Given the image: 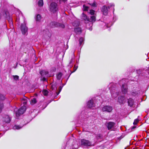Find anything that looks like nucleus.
Wrapping results in <instances>:
<instances>
[{"label": "nucleus", "instance_id": "nucleus-18", "mask_svg": "<svg viewBox=\"0 0 149 149\" xmlns=\"http://www.w3.org/2000/svg\"><path fill=\"white\" fill-rule=\"evenodd\" d=\"M28 100L29 99L26 97H24L22 99L21 102L24 104V106L26 104Z\"/></svg>", "mask_w": 149, "mask_h": 149}, {"label": "nucleus", "instance_id": "nucleus-16", "mask_svg": "<svg viewBox=\"0 0 149 149\" xmlns=\"http://www.w3.org/2000/svg\"><path fill=\"white\" fill-rule=\"evenodd\" d=\"M122 91L123 94H126L127 91V85L125 84H123L121 87Z\"/></svg>", "mask_w": 149, "mask_h": 149}, {"label": "nucleus", "instance_id": "nucleus-11", "mask_svg": "<svg viewBox=\"0 0 149 149\" xmlns=\"http://www.w3.org/2000/svg\"><path fill=\"white\" fill-rule=\"evenodd\" d=\"M126 101L125 98L123 96H120L118 98V102L120 104H124Z\"/></svg>", "mask_w": 149, "mask_h": 149}, {"label": "nucleus", "instance_id": "nucleus-44", "mask_svg": "<svg viewBox=\"0 0 149 149\" xmlns=\"http://www.w3.org/2000/svg\"><path fill=\"white\" fill-rule=\"evenodd\" d=\"M16 110V109H15L14 111H15Z\"/></svg>", "mask_w": 149, "mask_h": 149}, {"label": "nucleus", "instance_id": "nucleus-12", "mask_svg": "<svg viewBox=\"0 0 149 149\" xmlns=\"http://www.w3.org/2000/svg\"><path fill=\"white\" fill-rule=\"evenodd\" d=\"M81 19L85 21L86 24L88 23L89 22H91L90 19L87 17V15L84 13H83L81 15Z\"/></svg>", "mask_w": 149, "mask_h": 149}, {"label": "nucleus", "instance_id": "nucleus-20", "mask_svg": "<svg viewBox=\"0 0 149 149\" xmlns=\"http://www.w3.org/2000/svg\"><path fill=\"white\" fill-rule=\"evenodd\" d=\"M35 19L36 21L40 22L41 19V16L40 14H38L35 17Z\"/></svg>", "mask_w": 149, "mask_h": 149}, {"label": "nucleus", "instance_id": "nucleus-26", "mask_svg": "<svg viewBox=\"0 0 149 149\" xmlns=\"http://www.w3.org/2000/svg\"><path fill=\"white\" fill-rule=\"evenodd\" d=\"M84 41V39L83 38H80L79 39V43L80 45H81Z\"/></svg>", "mask_w": 149, "mask_h": 149}, {"label": "nucleus", "instance_id": "nucleus-9", "mask_svg": "<svg viewBox=\"0 0 149 149\" xmlns=\"http://www.w3.org/2000/svg\"><path fill=\"white\" fill-rule=\"evenodd\" d=\"M102 111H106L108 112H111L113 110L112 106L109 105H106L102 107Z\"/></svg>", "mask_w": 149, "mask_h": 149}, {"label": "nucleus", "instance_id": "nucleus-35", "mask_svg": "<svg viewBox=\"0 0 149 149\" xmlns=\"http://www.w3.org/2000/svg\"><path fill=\"white\" fill-rule=\"evenodd\" d=\"M138 120L137 119H136L135 120L133 123V124L134 125H136L137 124V123H138Z\"/></svg>", "mask_w": 149, "mask_h": 149}, {"label": "nucleus", "instance_id": "nucleus-32", "mask_svg": "<svg viewBox=\"0 0 149 149\" xmlns=\"http://www.w3.org/2000/svg\"><path fill=\"white\" fill-rule=\"evenodd\" d=\"M90 5H91L93 7H96L97 6V3L95 1L93 2L92 4H90Z\"/></svg>", "mask_w": 149, "mask_h": 149}, {"label": "nucleus", "instance_id": "nucleus-6", "mask_svg": "<svg viewBox=\"0 0 149 149\" xmlns=\"http://www.w3.org/2000/svg\"><path fill=\"white\" fill-rule=\"evenodd\" d=\"M26 108L25 106H23L21 107L15 113L16 116L18 117L20 115L23 114L25 112Z\"/></svg>", "mask_w": 149, "mask_h": 149}, {"label": "nucleus", "instance_id": "nucleus-30", "mask_svg": "<svg viewBox=\"0 0 149 149\" xmlns=\"http://www.w3.org/2000/svg\"><path fill=\"white\" fill-rule=\"evenodd\" d=\"M88 8V6H86L85 5H83V9L84 11H87Z\"/></svg>", "mask_w": 149, "mask_h": 149}, {"label": "nucleus", "instance_id": "nucleus-37", "mask_svg": "<svg viewBox=\"0 0 149 149\" xmlns=\"http://www.w3.org/2000/svg\"><path fill=\"white\" fill-rule=\"evenodd\" d=\"M77 67H78V66H76L75 65L74 66V71L73 72H75L77 70Z\"/></svg>", "mask_w": 149, "mask_h": 149}, {"label": "nucleus", "instance_id": "nucleus-21", "mask_svg": "<svg viewBox=\"0 0 149 149\" xmlns=\"http://www.w3.org/2000/svg\"><path fill=\"white\" fill-rule=\"evenodd\" d=\"M23 126L15 125L13 127V128L14 130H19Z\"/></svg>", "mask_w": 149, "mask_h": 149}, {"label": "nucleus", "instance_id": "nucleus-46", "mask_svg": "<svg viewBox=\"0 0 149 149\" xmlns=\"http://www.w3.org/2000/svg\"><path fill=\"white\" fill-rule=\"evenodd\" d=\"M58 93H59L57 94V95H58Z\"/></svg>", "mask_w": 149, "mask_h": 149}, {"label": "nucleus", "instance_id": "nucleus-38", "mask_svg": "<svg viewBox=\"0 0 149 149\" xmlns=\"http://www.w3.org/2000/svg\"><path fill=\"white\" fill-rule=\"evenodd\" d=\"M43 78H42V80L43 81H46V78L44 77H43Z\"/></svg>", "mask_w": 149, "mask_h": 149}, {"label": "nucleus", "instance_id": "nucleus-27", "mask_svg": "<svg viewBox=\"0 0 149 149\" xmlns=\"http://www.w3.org/2000/svg\"><path fill=\"white\" fill-rule=\"evenodd\" d=\"M3 107V104L2 102H1L0 101V113L2 111V109Z\"/></svg>", "mask_w": 149, "mask_h": 149}, {"label": "nucleus", "instance_id": "nucleus-45", "mask_svg": "<svg viewBox=\"0 0 149 149\" xmlns=\"http://www.w3.org/2000/svg\"><path fill=\"white\" fill-rule=\"evenodd\" d=\"M73 56H74V54H73Z\"/></svg>", "mask_w": 149, "mask_h": 149}, {"label": "nucleus", "instance_id": "nucleus-1", "mask_svg": "<svg viewBox=\"0 0 149 149\" xmlns=\"http://www.w3.org/2000/svg\"><path fill=\"white\" fill-rule=\"evenodd\" d=\"M109 89L110 90L111 95L113 97H116L119 95V93L116 91L113 83H110L109 85Z\"/></svg>", "mask_w": 149, "mask_h": 149}, {"label": "nucleus", "instance_id": "nucleus-33", "mask_svg": "<svg viewBox=\"0 0 149 149\" xmlns=\"http://www.w3.org/2000/svg\"><path fill=\"white\" fill-rule=\"evenodd\" d=\"M13 77L14 79L16 80H17L19 78V77L17 75L13 76Z\"/></svg>", "mask_w": 149, "mask_h": 149}, {"label": "nucleus", "instance_id": "nucleus-22", "mask_svg": "<svg viewBox=\"0 0 149 149\" xmlns=\"http://www.w3.org/2000/svg\"><path fill=\"white\" fill-rule=\"evenodd\" d=\"M38 4L39 6H42L43 5V0H39Z\"/></svg>", "mask_w": 149, "mask_h": 149}, {"label": "nucleus", "instance_id": "nucleus-28", "mask_svg": "<svg viewBox=\"0 0 149 149\" xmlns=\"http://www.w3.org/2000/svg\"><path fill=\"white\" fill-rule=\"evenodd\" d=\"M42 93L44 95L46 96L48 93V91L47 90H43Z\"/></svg>", "mask_w": 149, "mask_h": 149}, {"label": "nucleus", "instance_id": "nucleus-36", "mask_svg": "<svg viewBox=\"0 0 149 149\" xmlns=\"http://www.w3.org/2000/svg\"><path fill=\"white\" fill-rule=\"evenodd\" d=\"M138 93L137 92H133L132 93V95H133L135 96Z\"/></svg>", "mask_w": 149, "mask_h": 149}, {"label": "nucleus", "instance_id": "nucleus-31", "mask_svg": "<svg viewBox=\"0 0 149 149\" xmlns=\"http://www.w3.org/2000/svg\"><path fill=\"white\" fill-rule=\"evenodd\" d=\"M47 1L49 3H50L54 2L56 3L57 2L58 0H47Z\"/></svg>", "mask_w": 149, "mask_h": 149}, {"label": "nucleus", "instance_id": "nucleus-13", "mask_svg": "<svg viewBox=\"0 0 149 149\" xmlns=\"http://www.w3.org/2000/svg\"><path fill=\"white\" fill-rule=\"evenodd\" d=\"M115 125V123L114 122H110L107 123V126L108 130L113 129Z\"/></svg>", "mask_w": 149, "mask_h": 149}, {"label": "nucleus", "instance_id": "nucleus-25", "mask_svg": "<svg viewBox=\"0 0 149 149\" xmlns=\"http://www.w3.org/2000/svg\"><path fill=\"white\" fill-rule=\"evenodd\" d=\"M74 57H73L71 59V61L69 63V66L70 67H72V63L74 62Z\"/></svg>", "mask_w": 149, "mask_h": 149}, {"label": "nucleus", "instance_id": "nucleus-14", "mask_svg": "<svg viewBox=\"0 0 149 149\" xmlns=\"http://www.w3.org/2000/svg\"><path fill=\"white\" fill-rule=\"evenodd\" d=\"M88 107L90 108L94 109L93 108L95 107V104L93 103V100L89 101L87 104Z\"/></svg>", "mask_w": 149, "mask_h": 149}, {"label": "nucleus", "instance_id": "nucleus-47", "mask_svg": "<svg viewBox=\"0 0 149 149\" xmlns=\"http://www.w3.org/2000/svg\"><path fill=\"white\" fill-rule=\"evenodd\" d=\"M134 128H135V127H134Z\"/></svg>", "mask_w": 149, "mask_h": 149}, {"label": "nucleus", "instance_id": "nucleus-41", "mask_svg": "<svg viewBox=\"0 0 149 149\" xmlns=\"http://www.w3.org/2000/svg\"><path fill=\"white\" fill-rule=\"evenodd\" d=\"M59 88H60V92H60L61 89H62V88H61V86L59 87Z\"/></svg>", "mask_w": 149, "mask_h": 149}, {"label": "nucleus", "instance_id": "nucleus-34", "mask_svg": "<svg viewBox=\"0 0 149 149\" xmlns=\"http://www.w3.org/2000/svg\"><path fill=\"white\" fill-rule=\"evenodd\" d=\"M79 22H77L76 24L75 23V22L73 23L72 24L74 26H78L79 24Z\"/></svg>", "mask_w": 149, "mask_h": 149}, {"label": "nucleus", "instance_id": "nucleus-10", "mask_svg": "<svg viewBox=\"0 0 149 149\" xmlns=\"http://www.w3.org/2000/svg\"><path fill=\"white\" fill-rule=\"evenodd\" d=\"M2 120L3 123H9L11 120V118L8 115H5L3 117Z\"/></svg>", "mask_w": 149, "mask_h": 149}, {"label": "nucleus", "instance_id": "nucleus-2", "mask_svg": "<svg viewBox=\"0 0 149 149\" xmlns=\"http://www.w3.org/2000/svg\"><path fill=\"white\" fill-rule=\"evenodd\" d=\"M49 11L53 13L57 12L58 10V5L56 3L52 2L50 3L49 6Z\"/></svg>", "mask_w": 149, "mask_h": 149}, {"label": "nucleus", "instance_id": "nucleus-3", "mask_svg": "<svg viewBox=\"0 0 149 149\" xmlns=\"http://www.w3.org/2000/svg\"><path fill=\"white\" fill-rule=\"evenodd\" d=\"M114 6V5L113 3H110L108 6V7H107V6H106L104 5L102 6L101 8V10L102 12L104 15H106L108 14V9L109 8L111 7H113V11L114 10V8H113Z\"/></svg>", "mask_w": 149, "mask_h": 149}, {"label": "nucleus", "instance_id": "nucleus-23", "mask_svg": "<svg viewBox=\"0 0 149 149\" xmlns=\"http://www.w3.org/2000/svg\"><path fill=\"white\" fill-rule=\"evenodd\" d=\"M36 98H34L32 99L31 100V104L33 105L35 104L36 103Z\"/></svg>", "mask_w": 149, "mask_h": 149}, {"label": "nucleus", "instance_id": "nucleus-39", "mask_svg": "<svg viewBox=\"0 0 149 149\" xmlns=\"http://www.w3.org/2000/svg\"><path fill=\"white\" fill-rule=\"evenodd\" d=\"M105 28H104L105 29V28H107L109 27V26L108 25H105Z\"/></svg>", "mask_w": 149, "mask_h": 149}, {"label": "nucleus", "instance_id": "nucleus-19", "mask_svg": "<svg viewBox=\"0 0 149 149\" xmlns=\"http://www.w3.org/2000/svg\"><path fill=\"white\" fill-rule=\"evenodd\" d=\"M74 31L75 33L77 34H80L81 32V29L80 27L75 28Z\"/></svg>", "mask_w": 149, "mask_h": 149}, {"label": "nucleus", "instance_id": "nucleus-42", "mask_svg": "<svg viewBox=\"0 0 149 149\" xmlns=\"http://www.w3.org/2000/svg\"><path fill=\"white\" fill-rule=\"evenodd\" d=\"M89 29L90 30H92V28L91 27Z\"/></svg>", "mask_w": 149, "mask_h": 149}, {"label": "nucleus", "instance_id": "nucleus-17", "mask_svg": "<svg viewBox=\"0 0 149 149\" xmlns=\"http://www.w3.org/2000/svg\"><path fill=\"white\" fill-rule=\"evenodd\" d=\"M134 103V100L131 98H130L128 100V104L129 106L130 107H132Z\"/></svg>", "mask_w": 149, "mask_h": 149}, {"label": "nucleus", "instance_id": "nucleus-40", "mask_svg": "<svg viewBox=\"0 0 149 149\" xmlns=\"http://www.w3.org/2000/svg\"><path fill=\"white\" fill-rule=\"evenodd\" d=\"M10 23H12V19L11 18H10Z\"/></svg>", "mask_w": 149, "mask_h": 149}, {"label": "nucleus", "instance_id": "nucleus-5", "mask_svg": "<svg viewBox=\"0 0 149 149\" xmlns=\"http://www.w3.org/2000/svg\"><path fill=\"white\" fill-rule=\"evenodd\" d=\"M28 27L26 26V24L24 23L21 25V30L22 34L24 35H27L28 34Z\"/></svg>", "mask_w": 149, "mask_h": 149}, {"label": "nucleus", "instance_id": "nucleus-24", "mask_svg": "<svg viewBox=\"0 0 149 149\" xmlns=\"http://www.w3.org/2000/svg\"><path fill=\"white\" fill-rule=\"evenodd\" d=\"M62 75L61 73L59 72L57 75V78L58 80H60Z\"/></svg>", "mask_w": 149, "mask_h": 149}, {"label": "nucleus", "instance_id": "nucleus-4", "mask_svg": "<svg viewBox=\"0 0 149 149\" xmlns=\"http://www.w3.org/2000/svg\"><path fill=\"white\" fill-rule=\"evenodd\" d=\"M95 11L91 10H90L89 13L92 16L91 17V23H90V25L91 27L93 25L92 23L94 22L95 21Z\"/></svg>", "mask_w": 149, "mask_h": 149}, {"label": "nucleus", "instance_id": "nucleus-7", "mask_svg": "<svg viewBox=\"0 0 149 149\" xmlns=\"http://www.w3.org/2000/svg\"><path fill=\"white\" fill-rule=\"evenodd\" d=\"M51 27H60L62 28L65 27V26L63 24H60L56 22H52L49 24Z\"/></svg>", "mask_w": 149, "mask_h": 149}, {"label": "nucleus", "instance_id": "nucleus-8", "mask_svg": "<svg viewBox=\"0 0 149 149\" xmlns=\"http://www.w3.org/2000/svg\"><path fill=\"white\" fill-rule=\"evenodd\" d=\"M81 145L85 146H92L91 142L84 139H81Z\"/></svg>", "mask_w": 149, "mask_h": 149}, {"label": "nucleus", "instance_id": "nucleus-15", "mask_svg": "<svg viewBox=\"0 0 149 149\" xmlns=\"http://www.w3.org/2000/svg\"><path fill=\"white\" fill-rule=\"evenodd\" d=\"M48 73V72L45 70H42L40 72V74L42 77L46 76L49 77L50 76L49 75Z\"/></svg>", "mask_w": 149, "mask_h": 149}, {"label": "nucleus", "instance_id": "nucleus-43", "mask_svg": "<svg viewBox=\"0 0 149 149\" xmlns=\"http://www.w3.org/2000/svg\"><path fill=\"white\" fill-rule=\"evenodd\" d=\"M123 80H124V79H123L122 80H121V82H122H122H123Z\"/></svg>", "mask_w": 149, "mask_h": 149}, {"label": "nucleus", "instance_id": "nucleus-29", "mask_svg": "<svg viewBox=\"0 0 149 149\" xmlns=\"http://www.w3.org/2000/svg\"><path fill=\"white\" fill-rule=\"evenodd\" d=\"M5 99V96L0 93V100H3Z\"/></svg>", "mask_w": 149, "mask_h": 149}]
</instances>
